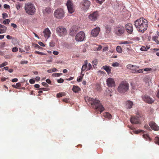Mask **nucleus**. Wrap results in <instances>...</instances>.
<instances>
[{
    "label": "nucleus",
    "instance_id": "1",
    "mask_svg": "<svg viewBox=\"0 0 159 159\" xmlns=\"http://www.w3.org/2000/svg\"><path fill=\"white\" fill-rule=\"evenodd\" d=\"M134 24L136 29L139 32H144L148 27L147 20L143 17L140 18L135 20Z\"/></svg>",
    "mask_w": 159,
    "mask_h": 159
},
{
    "label": "nucleus",
    "instance_id": "2",
    "mask_svg": "<svg viewBox=\"0 0 159 159\" xmlns=\"http://www.w3.org/2000/svg\"><path fill=\"white\" fill-rule=\"evenodd\" d=\"M89 102L91 104L92 107L97 110L99 111L100 114L105 109L103 106L100 103V101L96 99L90 98L89 99Z\"/></svg>",
    "mask_w": 159,
    "mask_h": 159
},
{
    "label": "nucleus",
    "instance_id": "3",
    "mask_svg": "<svg viewBox=\"0 0 159 159\" xmlns=\"http://www.w3.org/2000/svg\"><path fill=\"white\" fill-rule=\"evenodd\" d=\"M129 84L126 81H122L119 84L117 88L118 91L121 93H123L129 90Z\"/></svg>",
    "mask_w": 159,
    "mask_h": 159
},
{
    "label": "nucleus",
    "instance_id": "4",
    "mask_svg": "<svg viewBox=\"0 0 159 159\" xmlns=\"http://www.w3.org/2000/svg\"><path fill=\"white\" fill-rule=\"evenodd\" d=\"M25 9L26 12L28 14L33 15L35 12V7L32 3H27L25 5Z\"/></svg>",
    "mask_w": 159,
    "mask_h": 159
},
{
    "label": "nucleus",
    "instance_id": "5",
    "mask_svg": "<svg viewBox=\"0 0 159 159\" xmlns=\"http://www.w3.org/2000/svg\"><path fill=\"white\" fill-rule=\"evenodd\" d=\"M65 15V12L64 10L61 8H58L55 10L54 13V17L58 19L63 18Z\"/></svg>",
    "mask_w": 159,
    "mask_h": 159
},
{
    "label": "nucleus",
    "instance_id": "6",
    "mask_svg": "<svg viewBox=\"0 0 159 159\" xmlns=\"http://www.w3.org/2000/svg\"><path fill=\"white\" fill-rule=\"evenodd\" d=\"M125 30L124 27L120 25L116 26L114 28V32L117 35L120 36L125 32Z\"/></svg>",
    "mask_w": 159,
    "mask_h": 159
},
{
    "label": "nucleus",
    "instance_id": "7",
    "mask_svg": "<svg viewBox=\"0 0 159 159\" xmlns=\"http://www.w3.org/2000/svg\"><path fill=\"white\" fill-rule=\"evenodd\" d=\"M56 32L59 36H64L66 35L67 32L66 29L62 26H59L56 28Z\"/></svg>",
    "mask_w": 159,
    "mask_h": 159
},
{
    "label": "nucleus",
    "instance_id": "8",
    "mask_svg": "<svg viewBox=\"0 0 159 159\" xmlns=\"http://www.w3.org/2000/svg\"><path fill=\"white\" fill-rule=\"evenodd\" d=\"M66 5L67 7L68 12L70 14H72L75 11V7L71 1L70 0L67 1Z\"/></svg>",
    "mask_w": 159,
    "mask_h": 159
},
{
    "label": "nucleus",
    "instance_id": "9",
    "mask_svg": "<svg viewBox=\"0 0 159 159\" xmlns=\"http://www.w3.org/2000/svg\"><path fill=\"white\" fill-rule=\"evenodd\" d=\"M85 38V34L83 31H80L75 36V40L77 41H82Z\"/></svg>",
    "mask_w": 159,
    "mask_h": 159
},
{
    "label": "nucleus",
    "instance_id": "10",
    "mask_svg": "<svg viewBox=\"0 0 159 159\" xmlns=\"http://www.w3.org/2000/svg\"><path fill=\"white\" fill-rule=\"evenodd\" d=\"M105 36L106 38H109L111 36V27L110 25H106L105 27Z\"/></svg>",
    "mask_w": 159,
    "mask_h": 159
},
{
    "label": "nucleus",
    "instance_id": "11",
    "mask_svg": "<svg viewBox=\"0 0 159 159\" xmlns=\"http://www.w3.org/2000/svg\"><path fill=\"white\" fill-rule=\"evenodd\" d=\"M90 5V2L88 0H84L81 2V7L84 10H88Z\"/></svg>",
    "mask_w": 159,
    "mask_h": 159
},
{
    "label": "nucleus",
    "instance_id": "12",
    "mask_svg": "<svg viewBox=\"0 0 159 159\" xmlns=\"http://www.w3.org/2000/svg\"><path fill=\"white\" fill-rule=\"evenodd\" d=\"M98 16V12L96 11L90 14L89 16V18L91 20L95 21L97 19Z\"/></svg>",
    "mask_w": 159,
    "mask_h": 159
},
{
    "label": "nucleus",
    "instance_id": "13",
    "mask_svg": "<svg viewBox=\"0 0 159 159\" xmlns=\"http://www.w3.org/2000/svg\"><path fill=\"white\" fill-rule=\"evenodd\" d=\"M142 98L143 100L147 103L151 104L154 102L152 98L147 95L145 94L143 95L142 96Z\"/></svg>",
    "mask_w": 159,
    "mask_h": 159
},
{
    "label": "nucleus",
    "instance_id": "14",
    "mask_svg": "<svg viewBox=\"0 0 159 159\" xmlns=\"http://www.w3.org/2000/svg\"><path fill=\"white\" fill-rule=\"evenodd\" d=\"M130 121L132 124H139L141 123L140 120L138 116H131L130 119Z\"/></svg>",
    "mask_w": 159,
    "mask_h": 159
},
{
    "label": "nucleus",
    "instance_id": "15",
    "mask_svg": "<svg viewBox=\"0 0 159 159\" xmlns=\"http://www.w3.org/2000/svg\"><path fill=\"white\" fill-rule=\"evenodd\" d=\"M100 31V28L98 27H97L91 31V34L93 36L96 37L99 34Z\"/></svg>",
    "mask_w": 159,
    "mask_h": 159
},
{
    "label": "nucleus",
    "instance_id": "16",
    "mask_svg": "<svg viewBox=\"0 0 159 159\" xmlns=\"http://www.w3.org/2000/svg\"><path fill=\"white\" fill-rule=\"evenodd\" d=\"M107 83L109 87H114L115 83L114 80L111 78H108L107 80Z\"/></svg>",
    "mask_w": 159,
    "mask_h": 159
},
{
    "label": "nucleus",
    "instance_id": "17",
    "mask_svg": "<svg viewBox=\"0 0 159 159\" xmlns=\"http://www.w3.org/2000/svg\"><path fill=\"white\" fill-rule=\"evenodd\" d=\"M125 28L127 32L130 34H131L133 31L132 25L130 23H128L125 25Z\"/></svg>",
    "mask_w": 159,
    "mask_h": 159
},
{
    "label": "nucleus",
    "instance_id": "18",
    "mask_svg": "<svg viewBox=\"0 0 159 159\" xmlns=\"http://www.w3.org/2000/svg\"><path fill=\"white\" fill-rule=\"evenodd\" d=\"M149 125L151 128L153 130L158 131L159 129V127L154 122H150Z\"/></svg>",
    "mask_w": 159,
    "mask_h": 159
},
{
    "label": "nucleus",
    "instance_id": "19",
    "mask_svg": "<svg viewBox=\"0 0 159 159\" xmlns=\"http://www.w3.org/2000/svg\"><path fill=\"white\" fill-rule=\"evenodd\" d=\"M44 34V36L45 38H49L51 34V32L49 29L47 28L45 29L43 31Z\"/></svg>",
    "mask_w": 159,
    "mask_h": 159
},
{
    "label": "nucleus",
    "instance_id": "20",
    "mask_svg": "<svg viewBox=\"0 0 159 159\" xmlns=\"http://www.w3.org/2000/svg\"><path fill=\"white\" fill-rule=\"evenodd\" d=\"M7 30V28L6 26L0 24V34L5 33Z\"/></svg>",
    "mask_w": 159,
    "mask_h": 159
},
{
    "label": "nucleus",
    "instance_id": "21",
    "mask_svg": "<svg viewBox=\"0 0 159 159\" xmlns=\"http://www.w3.org/2000/svg\"><path fill=\"white\" fill-rule=\"evenodd\" d=\"M103 116L104 117L107 118L108 120H110L112 117L111 115L107 112H104L103 113Z\"/></svg>",
    "mask_w": 159,
    "mask_h": 159
},
{
    "label": "nucleus",
    "instance_id": "22",
    "mask_svg": "<svg viewBox=\"0 0 159 159\" xmlns=\"http://www.w3.org/2000/svg\"><path fill=\"white\" fill-rule=\"evenodd\" d=\"M78 31V29L76 27H73L70 34L72 36H74Z\"/></svg>",
    "mask_w": 159,
    "mask_h": 159
},
{
    "label": "nucleus",
    "instance_id": "23",
    "mask_svg": "<svg viewBox=\"0 0 159 159\" xmlns=\"http://www.w3.org/2000/svg\"><path fill=\"white\" fill-rule=\"evenodd\" d=\"M133 105V102L132 101H128L126 102V108L128 109H130L132 107Z\"/></svg>",
    "mask_w": 159,
    "mask_h": 159
},
{
    "label": "nucleus",
    "instance_id": "24",
    "mask_svg": "<svg viewBox=\"0 0 159 159\" xmlns=\"http://www.w3.org/2000/svg\"><path fill=\"white\" fill-rule=\"evenodd\" d=\"M103 68L107 71L108 75H110L111 74V67H110L109 66H103Z\"/></svg>",
    "mask_w": 159,
    "mask_h": 159
},
{
    "label": "nucleus",
    "instance_id": "25",
    "mask_svg": "<svg viewBox=\"0 0 159 159\" xmlns=\"http://www.w3.org/2000/svg\"><path fill=\"white\" fill-rule=\"evenodd\" d=\"M72 90L75 93H77L80 90V89L77 86L74 85Z\"/></svg>",
    "mask_w": 159,
    "mask_h": 159
},
{
    "label": "nucleus",
    "instance_id": "26",
    "mask_svg": "<svg viewBox=\"0 0 159 159\" xmlns=\"http://www.w3.org/2000/svg\"><path fill=\"white\" fill-rule=\"evenodd\" d=\"M66 93L64 92H61L58 93L57 94V98H60L63 96L66 95Z\"/></svg>",
    "mask_w": 159,
    "mask_h": 159
},
{
    "label": "nucleus",
    "instance_id": "27",
    "mask_svg": "<svg viewBox=\"0 0 159 159\" xmlns=\"http://www.w3.org/2000/svg\"><path fill=\"white\" fill-rule=\"evenodd\" d=\"M45 10L46 12L48 14L51 13L52 12V9L49 7L46 8Z\"/></svg>",
    "mask_w": 159,
    "mask_h": 159
},
{
    "label": "nucleus",
    "instance_id": "28",
    "mask_svg": "<svg viewBox=\"0 0 159 159\" xmlns=\"http://www.w3.org/2000/svg\"><path fill=\"white\" fill-rule=\"evenodd\" d=\"M126 67L127 69H130L131 70L134 67H136V66H134L130 64L127 65Z\"/></svg>",
    "mask_w": 159,
    "mask_h": 159
},
{
    "label": "nucleus",
    "instance_id": "29",
    "mask_svg": "<svg viewBox=\"0 0 159 159\" xmlns=\"http://www.w3.org/2000/svg\"><path fill=\"white\" fill-rule=\"evenodd\" d=\"M116 50L117 52L119 53H121L122 50L120 46H117L116 48Z\"/></svg>",
    "mask_w": 159,
    "mask_h": 159
},
{
    "label": "nucleus",
    "instance_id": "30",
    "mask_svg": "<svg viewBox=\"0 0 159 159\" xmlns=\"http://www.w3.org/2000/svg\"><path fill=\"white\" fill-rule=\"evenodd\" d=\"M136 67H134L131 70V72L133 73H136V69H138L139 68V67L138 66H136Z\"/></svg>",
    "mask_w": 159,
    "mask_h": 159
},
{
    "label": "nucleus",
    "instance_id": "31",
    "mask_svg": "<svg viewBox=\"0 0 159 159\" xmlns=\"http://www.w3.org/2000/svg\"><path fill=\"white\" fill-rule=\"evenodd\" d=\"M158 37L157 36H155L153 38V39L154 41H155V42L157 44H159V41L157 39Z\"/></svg>",
    "mask_w": 159,
    "mask_h": 159
},
{
    "label": "nucleus",
    "instance_id": "32",
    "mask_svg": "<svg viewBox=\"0 0 159 159\" xmlns=\"http://www.w3.org/2000/svg\"><path fill=\"white\" fill-rule=\"evenodd\" d=\"M62 75L61 73H55L52 74V76L53 77H59L61 75Z\"/></svg>",
    "mask_w": 159,
    "mask_h": 159
},
{
    "label": "nucleus",
    "instance_id": "33",
    "mask_svg": "<svg viewBox=\"0 0 159 159\" xmlns=\"http://www.w3.org/2000/svg\"><path fill=\"white\" fill-rule=\"evenodd\" d=\"M155 143L159 145V137H156L154 139Z\"/></svg>",
    "mask_w": 159,
    "mask_h": 159
},
{
    "label": "nucleus",
    "instance_id": "34",
    "mask_svg": "<svg viewBox=\"0 0 159 159\" xmlns=\"http://www.w3.org/2000/svg\"><path fill=\"white\" fill-rule=\"evenodd\" d=\"M143 138L145 139H146L147 140H148L149 139V140H151V138L149 137V136L147 134H144L143 135Z\"/></svg>",
    "mask_w": 159,
    "mask_h": 159
},
{
    "label": "nucleus",
    "instance_id": "35",
    "mask_svg": "<svg viewBox=\"0 0 159 159\" xmlns=\"http://www.w3.org/2000/svg\"><path fill=\"white\" fill-rule=\"evenodd\" d=\"M21 4L19 3H17L16 5V7L17 10H19L21 7Z\"/></svg>",
    "mask_w": 159,
    "mask_h": 159
},
{
    "label": "nucleus",
    "instance_id": "36",
    "mask_svg": "<svg viewBox=\"0 0 159 159\" xmlns=\"http://www.w3.org/2000/svg\"><path fill=\"white\" fill-rule=\"evenodd\" d=\"M87 68V66L83 65L81 69V74H82L83 72Z\"/></svg>",
    "mask_w": 159,
    "mask_h": 159
},
{
    "label": "nucleus",
    "instance_id": "37",
    "mask_svg": "<svg viewBox=\"0 0 159 159\" xmlns=\"http://www.w3.org/2000/svg\"><path fill=\"white\" fill-rule=\"evenodd\" d=\"M8 64L7 62L5 61L2 64H0V68L2 67H4V66L7 65Z\"/></svg>",
    "mask_w": 159,
    "mask_h": 159
},
{
    "label": "nucleus",
    "instance_id": "38",
    "mask_svg": "<svg viewBox=\"0 0 159 159\" xmlns=\"http://www.w3.org/2000/svg\"><path fill=\"white\" fill-rule=\"evenodd\" d=\"M98 61L97 59H94L93 61V66L94 67L95 66H96L97 65V63Z\"/></svg>",
    "mask_w": 159,
    "mask_h": 159
},
{
    "label": "nucleus",
    "instance_id": "39",
    "mask_svg": "<svg viewBox=\"0 0 159 159\" xmlns=\"http://www.w3.org/2000/svg\"><path fill=\"white\" fill-rule=\"evenodd\" d=\"M34 53L36 54H38L39 55H45L46 54L43 52H41L39 51H35L34 52Z\"/></svg>",
    "mask_w": 159,
    "mask_h": 159
},
{
    "label": "nucleus",
    "instance_id": "40",
    "mask_svg": "<svg viewBox=\"0 0 159 159\" xmlns=\"http://www.w3.org/2000/svg\"><path fill=\"white\" fill-rule=\"evenodd\" d=\"M10 22V20L8 19H7L3 21V23H4V24H8Z\"/></svg>",
    "mask_w": 159,
    "mask_h": 159
},
{
    "label": "nucleus",
    "instance_id": "41",
    "mask_svg": "<svg viewBox=\"0 0 159 159\" xmlns=\"http://www.w3.org/2000/svg\"><path fill=\"white\" fill-rule=\"evenodd\" d=\"M119 64L118 63V62H116L115 63H113L112 65V66H114V67H115V66H116V67H117V66H119Z\"/></svg>",
    "mask_w": 159,
    "mask_h": 159
},
{
    "label": "nucleus",
    "instance_id": "42",
    "mask_svg": "<svg viewBox=\"0 0 159 159\" xmlns=\"http://www.w3.org/2000/svg\"><path fill=\"white\" fill-rule=\"evenodd\" d=\"M131 43H132L131 42H128L127 41H124L121 42V43L122 44H127Z\"/></svg>",
    "mask_w": 159,
    "mask_h": 159
},
{
    "label": "nucleus",
    "instance_id": "43",
    "mask_svg": "<svg viewBox=\"0 0 159 159\" xmlns=\"http://www.w3.org/2000/svg\"><path fill=\"white\" fill-rule=\"evenodd\" d=\"M92 66L91 64L90 63H89L88 65V67L87 68V70H86L87 71L91 69L92 68Z\"/></svg>",
    "mask_w": 159,
    "mask_h": 159
},
{
    "label": "nucleus",
    "instance_id": "44",
    "mask_svg": "<svg viewBox=\"0 0 159 159\" xmlns=\"http://www.w3.org/2000/svg\"><path fill=\"white\" fill-rule=\"evenodd\" d=\"M143 72V69L137 70L136 73H142Z\"/></svg>",
    "mask_w": 159,
    "mask_h": 159
},
{
    "label": "nucleus",
    "instance_id": "45",
    "mask_svg": "<svg viewBox=\"0 0 159 159\" xmlns=\"http://www.w3.org/2000/svg\"><path fill=\"white\" fill-rule=\"evenodd\" d=\"M57 82L58 83H61L64 82V80L62 78H60L57 80Z\"/></svg>",
    "mask_w": 159,
    "mask_h": 159
},
{
    "label": "nucleus",
    "instance_id": "46",
    "mask_svg": "<svg viewBox=\"0 0 159 159\" xmlns=\"http://www.w3.org/2000/svg\"><path fill=\"white\" fill-rule=\"evenodd\" d=\"M18 50V49L16 47H14L12 48V51L13 52H16Z\"/></svg>",
    "mask_w": 159,
    "mask_h": 159
},
{
    "label": "nucleus",
    "instance_id": "47",
    "mask_svg": "<svg viewBox=\"0 0 159 159\" xmlns=\"http://www.w3.org/2000/svg\"><path fill=\"white\" fill-rule=\"evenodd\" d=\"M29 82L30 84H33L35 83V80L33 79H30L29 80Z\"/></svg>",
    "mask_w": 159,
    "mask_h": 159
},
{
    "label": "nucleus",
    "instance_id": "48",
    "mask_svg": "<svg viewBox=\"0 0 159 159\" xmlns=\"http://www.w3.org/2000/svg\"><path fill=\"white\" fill-rule=\"evenodd\" d=\"M140 50L142 51H145L146 50V48L145 46H142L140 48Z\"/></svg>",
    "mask_w": 159,
    "mask_h": 159
},
{
    "label": "nucleus",
    "instance_id": "49",
    "mask_svg": "<svg viewBox=\"0 0 159 159\" xmlns=\"http://www.w3.org/2000/svg\"><path fill=\"white\" fill-rule=\"evenodd\" d=\"M97 3H99L100 4H101L102 3L104 2V0L100 1L99 0H95Z\"/></svg>",
    "mask_w": 159,
    "mask_h": 159
},
{
    "label": "nucleus",
    "instance_id": "50",
    "mask_svg": "<svg viewBox=\"0 0 159 159\" xmlns=\"http://www.w3.org/2000/svg\"><path fill=\"white\" fill-rule=\"evenodd\" d=\"M28 62V61H21L20 63L21 64H27Z\"/></svg>",
    "mask_w": 159,
    "mask_h": 159
},
{
    "label": "nucleus",
    "instance_id": "51",
    "mask_svg": "<svg viewBox=\"0 0 159 159\" xmlns=\"http://www.w3.org/2000/svg\"><path fill=\"white\" fill-rule=\"evenodd\" d=\"M82 77L81 76H79L77 79V81L78 82H81L82 80Z\"/></svg>",
    "mask_w": 159,
    "mask_h": 159
},
{
    "label": "nucleus",
    "instance_id": "52",
    "mask_svg": "<svg viewBox=\"0 0 159 159\" xmlns=\"http://www.w3.org/2000/svg\"><path fill=\"white\" fill-rule=\"evenodd\" d=\"M2 16L3 18H5L8 17L7 14L5 13H4L2 14Z\"/></svg>",
    "mask_w": 159,
    "mask_h": 159
},
{
    "label": "nucleus",
    "instance_id": "53",
    "mask_svg": "<svg viewBox=\"0 0 159 159\" xmlns=\"http://www.w3.org/2000/svg\"><path fill=\"white\" fill-rule=\"evenodd\" d=\"M152 70V69L151 68H145L144 69V70L145 71H151Z\"/></svg>",
    "mask_w": 159,
    "mask_h": 159
},
{
    "label": "nucleus",
    "instance_id": "54",
    "mask_svg": "<svg viewBox=\"0 0 159 159\" xmlns=\"http://www.w3.org/2000/svg\"><path fill=\"white\" fill-rule=\"evenodd\" d=\"M38 43L39 45H40V46H43V47L45 46V45H44V44L41 42H39Z\"/></svg>",
    "mask_w": 159,
    "mask_h": 159
},
{
    "label": "nucleus",
    "instance_id": "55",
    "mask_svg": "<svg viewBox=\"0 0 159 159\" xmlns=\"http://www.w3.org/2000/svg\"><path fill=\"white\" fill-rule=\"evenodd\" d=\"M102 48V46L101 45H99L98 47L97 48V51H100L101 49Z\"/></svg>",
    "mask_w": 159,
    "mask_h": 159
},
{
    "label": "nucleus",
    "instance_id": "56",
    "mask_svg": "<svg viewBox=\"0 0 159 159\" xmlns=\"http://www.w3.org/2000/svg\"><path fill=\"white\" fill-rule=\"evenodd\" d=\"M6 45V43L5 42H2L1 44V48L4 47Z\"/></svg>",
    "mask_w": 159,
    "mask_h": 159
},
{
    "label": "nucleus",
    "instance_id": "57",
    "mask_svg": "<svg viewBox=\"0 0 159 159\" xmlns=\"http://www.w3.org/2000/svg\"><path fill=\"white\" fill-rule=\"evenodd\" d=\"M11 25L14 28H17V25L15 24L11 23Z\"/></svg>",
    "mask_w": 159,
    "mask_h": 159
},
{
    "label": "nucleus",
    "instance_id": "58",
    "mask_svg": "<svg viewBox=\"0 0 159 159\" xmlns=\"http://www.w3.org/2000/svg\"><path fill=\"white\" fill-rule=\"evenodd\" d=\"M42 84L45 87H48V85L45 82H42Z\"/></svg>",
    "mask_w": 159,
    "mask_h": 159
},
{
    "label": "nucleus",
    "instance_id": "59",
    "mask_svg": "<svg viewBox=\"0 0 159 159\" xmlns=\"http://www.w3.org/2000/svg\"><path fill=\"white\" fill-rule=\"evenodd\" d=\"M144 127L147 130H149L150 129V128L149 127L148 125H145L144 126Z\"/></svg>",
    "mask_w": 159,
    "mask_h": 159
},
{
    "label": "nucleus",
    "instance_id": "60",
    "mask_svg": "<svg viewBox=\"0 0 159 159\" xmlns=\"http://www.w3.org/2000/svg\"><path fill=\"white\" fill-rule=\"evenodd\" d=\"M50 46L51 47H53L54 46V43L52 41H51L50 43Z\"/></svg>",
    "mask_w": 159,
    "mask_h": 159
},
{
    "label": "nucleus",
    "instance_id": "61",
    "mask_svg": "<svg viewBox=\"0 0 159 159\" xmlns=\"http://www.w3.org/2000/svg\"><path fill=\"white\" fill-rule=\"evenodd\" d=\"M8 79V78H6L4 77H2L1 79V81H4L6 80V79Z\"/></svg>",
    "mask_w": 159,
    "mask_h": 159
},
{
    "label": "nucleus",
    "instance_id": "62",
    "mask_svg": "<svg viewBox=\"0 0 159 159\" xmlns=\"http://www.w3.org/2000/svg\"><path fill=\"white\" fill-rule=\"evenodd\" d=\"M6 38L8 39H12V37L9 35H7L6 36Z\"/></svg>",
    "mask_w": 159,
    "mask_h": 159
},
{
    "label": "nucleus",
    "instance_id": "63",
    "mask_svg": "<svg viewBox=\"0 0 159 159\" xmlns=\"http://www.w3.org/2000/svg\"><path fill=\"white\" fill-rule=\"evenodd\" d=\"M18 80L17 79V78H14V79H13L12 80H11V81L13 82H17Z\"/></svg>",
    "mask_w": 159,
    "mask_h": 159
},
{
    "label": "nucleus",
    "instance_id": "64",
    "mask_svg": "<svg viewBox=\"0 0 159 159\" xmlns=\"http://www.w3.org/2000/svg\"><path fill=\"white\" fill-rule=\"evenodd\" d=\"M9 7H10L7 4H5L4 5V7L5 8H9Z\"/></svg>",
    "mask_w": 159,
    "mask_h": 159
}]
</instances>
